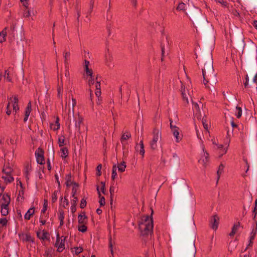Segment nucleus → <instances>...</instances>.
Instances as JSON below:
<instances>
[{
	"mask_svg": "<svg viewBox=\"0 0 257 257\" xmlns=\"http://www.w3.org/2000/svg\"><path fill=\"white\" fill-rule=\"evenodd\" d=\"M252 212L254 214L253 219L255 220L256 215L257 214V198L255 200V206Z\"/></svg>",
	"mask_w": 257,
	"mask_h": 257,
	"instance_id": "obj_41",
	"label": "nucleus"
},
{
	"mask_svg": "<svg viewBox=\"0 0 257 257\" xmlns=\"http://www.w3.org/2000/svg\"><path fill=\"white\" fill-rule=\"evenodd\" d=\"M94 0H90V9L88 12L89 14H90L93 11V9L94 7Z\"/></svg>",
	"mask_w": 257,
	"mask_h": 257,
	"instance_id": "obj_43",
	"label": "nucleus"
},
{
	"mask_svg": "<svg viewBox=\"0 0 257 257\" xmlns=\"http://www.w3.org/2000/svg\"><path fill=\"white\" fill-rule=\"evenodd\" d=\"M57 191H55L52 196V202L55 203L57 200Z\"/></svg>",
	"mask_w": 257,
	"mask_h": 257,
	"instance_id": "obj_39",
	"label": "nucleus"
},
{
	"mask_svg": "<svg viewBox=\"0 0 257 257\" xmlns=\"http://www.w3.org/2000/svg\"><path fill=\"white\" fill-rule=\"evenodd\" d=\"M198 62L204 65V67L202 69L203 82L206 87L210 89L207 83L213 85L217 82L216 74L213 69V58L211 51L203 53Z\"/></svg>",
	"mask_w": 257,
	"mask_h": 257,
	"instance_id": "obj_1",
	"label": "nucleus"
},
{
	"mask_svg": "<svg viewBox=\"0 0 257 257\" xmlns=\"http://www.w3.org/2000/svg\"><path fill=\"white\" fill-rule=\"evenodd\" d=\"M161 51H162V57H161V61H163V58L164 57V53H165V46L164 45L161 44Z\"/></svg>",
	"mask_w": 257,
	"mask_h": 257,
	"instance_id": "obj_52",
	"label": "nucleus"
},
{
	"mask_svg": "<svg viewBox=\"0 0 257 257\" xmlns=\"http://www.w3.org/2000/svg\"><path fill=\"white\" fill-rule=\"evenodd\" d=\"M64 141H65L64 138H63V139L59 138V145L60 147H62L64 145Z\"/></svg>",
	"mask_w": 257,
	"mask_h": 257,
	"instance_id": "obj_61",
	"label": "nucleus"
},
{
	"mask_svg": "<svg viewBox=\"0 0 257 257\" xmlns=\"http://www.w3.org/2000/svg\"><path fill=\"white\" fill-rule=\"evenodd\" d=\"M131 137V135L130 133H127L126 134H123L122 135L121 139H120V141H121V143H123V142L124 141L127 140V139L130 138Z\"/></svg>",
	"mask_w": 257,
	"mask_h": 257,
	"instance_id": "obj_28",
	"label": "nucleus"
},
{
	"mask_svg": "<svg viewBox=\"0 0 257 257\" xmlns=\"http://www.w3.org/2000/svg\"><path fill=\"white\" fill-rule=\"evenodd\" d=\"M118 170L120 172H123L126 168L125 163L123 161L118 165Z\"/></svg>",
	"mask_w": 257,
	"mask_h": 257,
	"instance_id": "obj_23",
	"label": "nucleus"
},
{
	"mask_svg": "<svg viewBox=\"0 0 257 257\" xmlns=\"http://www.w3.org/2000/svg\"><path fill=\"white\" fill-rule=\"evenodd\" d=\"M236 109L238 110V112L236 115L237 118H239L241 116V114H242V109H241V108L239 106H236Z\"/></svg>",
	"mask_w": 257,
	"mask_h": 257,
	"instance_id": "obj_46",
	"label": "nucleus"
},
{
	"mask_svg": "<svg viewBox=\"0 0 257 257\" xmlns=\"http://www.w3.org/2000/svg\"><path fill=\"white\" fill-rule=\"evenodd\" d=\"M97 191L98 192L99 198H100L99 202L100 203V206H104L105 204V198L103 196H102L99 191V187L98 186H97L96 187Z\"/></svg>",
	"mask_w": 257,
	"mask_h": 257,
	"instance_id": "obj_14",
	"label": "nucleus"
},
{
	"mask_svg": "<svg viewBox=\"0 0 257 257\" xmlns=\"http://www.w3.org/2000/svg\"><path fill=\"white\" fill-rule=\"evenodd\" d=\"M72 113L73 115L74 116V107L76 105V100L75 98H72Z\"/></svg>",
	"mask_w": 257,
	"mask_h": 257,
	"instance_id": "obj_55",
	"label": "nucleus"
},
{
	"mask_svg": "<svg viewBox=\"0 0 257 257\" xmlns=\"http://www.w3.org/2000/svg\"><path fill=\"white\" fill-rule=\"evenodd\" d=\"M239 226H240V222H238L236 224H234V225L233 226V227L232 228L231 231L229 234V236H233L236 232V231L238 230Z\"/></svg>",
	"mask_w": 257,
	"mask_h": 257,
	"instance_id": "obj_15",
	"label": "nucleus"
},
{
	"mask_svg": "<svg viewBox=\"0 0 257 257\" xmlns=\"http://www.w3.org/2000/svg\"><path fill=\"white\" fill-rule=\"evenodd\" d=\"M109 247L110 248L111 253L112 254H113L112 242V238H111V236H110V237L109 238Z\"/></svg>",
	"mask_w": 257,
	"mask_h": 257,
	"instance_id": "obj_50",
	"label": "nucleus"
},
{
	"mask_svg": "<svg viewBox=\"0 0 257 257\" xmlns=\"http://www.w3.org/2000/svg\"><path fill=\"white\" fill-rule=\"evenodd\" d=\"M1 207V214L3 216H6L9 214L8 206H3Z\"/></svg>",
	"mask_w": 257,
	"mask_h": 257,
	"instance_id": "obj_24",
	"label": "nucleus"
},
{
	"mask_svg": "<svg viewBox=\"0 0 257 257\" xmlns=\"http://www.w3.org/2000/svg\"><path fill=\"white\" fill-rule=\"evenodd\" d=\"M109 192L110 193V204H111V205H112V201H113V193L114 192V188L113 186H111L110 187ZM111 207H112V206H111Z\"/></svg>",
	"mask_w": 257,
	"mask_h": 257,
	"instance_id": "obj_32",
	"label": "nucleus"
},
{
	"mask_svg": "<svg viewBox=\"0 0 257 257\" xmlns=\"http://www.w3.org/2000/svg\"><path fill=\"white\" fill-rule=\"evenodd\" d=\"M59 219L60 220V227L64 224V212L63 209L59 210Z\"/></svg>",
	"mask_w": 257,
	"mask_h": 257,
	"instance_id": "obj_13",
	"label": "nucleus"
},
{
	"mask_svg": "<svg viewBox=\"0 0 257 257\" xmlns=\"http://www.w3.org/2000/svg\"><path fill=\"white\" fill-rule=\"evenodd\" d=\"M94 83V78L92 77L91 78V77H90V79L88 80V84L89 86H91V85H93Z\"/></svg>",
	"mask_w": 257,
	"mask_h": 257,
	"instance_id": "obj_63",
	"label": "nucleus"
},
{
	"mask_svg": "<svg viewBox=\"0 0 257 257\" xmlns=\"http://www.w3.org/2000/svg\"><path fill=\"white\" fill-rule=\"evenodd\" d=\"M61 157L62 158H65L68 155V150L66 147H64L61 149Z\"/></svg>",
	"mask_w": 257,
	"mask_h": 257,
	"instance_id": "obj_25",
	"label": "nucleus"
},
{
	"mask_svg": "<svg viewBox=\"0 0 257 257\" xmlns=\"http://www.w3.org/2000/svg\"><path fill=\"white\" fill-rule=\"evenodd\" d=\"M169 121H170V128L172 130H173V129H174L175 128H176L177 126L176 125H173L172 123H173V120L171 118H169Z\"/></svg>",
	"mask_w": 257,
	"mask_h": 257,
	"instance_id": "obj_59",
	"label": "nucleus"
},
{
	"mask_svg": "<svg viewBox=\"0 0 257 257\" xmlns=\"http://www.w3.org/2000/svg\"><path fill=\"white\" fill-rule=\"evenodd\" d=\"M219 217L216 215L212 216L210 221V225L211 228L216 230L218 227Z\"/></svg>",
	"mask_w": 257,
	"mask_h": 257,
	"instance_id": "obj_7",
	"label": "nucleus"
},
{
	"mask_svg": "<svg viewBox=\"0 0 257 257\" xmlns=\"http://www.w3.org/2000/svg\"><path fill=\"white\" fill-rule=\"evenodd\" d=\"M78 219V223L80 224H86L87 222V217L86 216L85 212H83L82 214H79Z\"/></svg>",
	"mask_w": 257,
	"mask_h": 257,
	"instance_id": "obj_11",
	"label": "nucleus"
},
{
	"mask_svg": "<svg viewBox=\"0 0 257 257\" xmlns=\"http://www.w3.org/2000/svg\"><path fill=\"white\" fill-rule=\"evenodd\" d=\"M154 137L150 143V146L152 149L155 150L157 148V142L161 137V133L158 129L154 128L153 131Z\"/></svg>",
	"mask_w": 257,
	"mask_h": 257,
	"instance_id": "obj_4",
	"label": "nucleus"
},
{
	"mask_svg": "<svg viewBox=\"0 0 257 257\" xmlns=\"http://www.w3.org/2000/svg\"><path fill=\"white\" fill-rule=\"evenodd\" d=\"M78 115L77 120L75 121V127L78 129V131H80V125L83 122V118L79 114Z\"/></svg>",
	"mask_w": 257,
	"mask_h": 257,
	"instance_id": "obj_16",
	"label": "nucleus"
},
{
	"mask_svg": "<svg viewBox=\"0 0 257 257\" xmlns=\"http://www.w3.org/2000/svg\"><path fill=\"white\" fill-rule=\"evenodd\" d=\"M63 55L64 57V63L65 68H67L68 66V61L70 58V53L69 52H64L63 53Z\"/></svg>",
	"mask_w": 257,
	"mask_h": 257,
	"instance_id": "obj_17",
	"label": "nucleus"
},
{
	"mask_svg": "<svg viewBox=\"0 0 257 257\" xmlns=\"http://www.w3.org/2000/svg\"><path fill=\"white\" fill-rule=\"evenodd\" d=\"M206 119H205L204 118H203L202 119V122L203 127L205 129L207 130L208 125H207V124L206 123Z\"/></svg>",
	"mask_w": 257,
	"mask_h": 257,
	"instance_id": "obj_57",
	"label": "nucleus"
},
{
	"mask_svg": "<svg viewBox=\"0 0 257 257\" xmlns=\"http://www.w3.org/2000/svg\"><path fill=\"white\" fill-rule=\"evenodd\" d=\"M25 174L26 178L29 179L28 176L29 175L30 173L32 171V166L30 164H27L25 166Z\"/></svg>",
	"mask_w": 257,
	"mask_h": 257,
	"instance_id": "obj_22",
	"label": "nucleus"
},
{
	"mask_svg": "<svg viewBox=\"0 0 257 257\" xmlns=\"http://www.w3.org/2000/svg\"><path fill=\"white\" fill-rule=\"evenodd\" d=\"M15 29V26L14 24H13L12 26H11L10 29L9 31V33H11L10 34L13 37H14V32Z\"/></svg>",
	"mask_w": 257,
	"mask_h": 257,
	"instance_id": "obj_45",
	"label": "nucleus"
},
{
	"mask_svg": "<svg viewBox=\"0 0 257 257\" xmlns=\"http://www.w3.org/2000/svg\"><path fill=\"white\" fill-rule=\"evenodd\" d=\"M3 172L5 173V174H10L12 172V169L11 168H4Z\"/></svg>",
	"mask_w": 257,
	"mask_h": 257,
	"instance_id": "obj_49",
	"label": "nucleus"
},
{
	"mask_svg": "<svg viewBox=\"0 0 257 257\" xmlns=\"http://www.w3.org/2000/svg\"><path fill=\"white\" fill-rule=\"evenodd\" d=\"M34 213H35L34 208L32 207V208H30L25 215V216H24L25 219L26 220L30 219L31 216L33 215Z\"/></svg>",
	"mask_w": 257,
	"mask_h": 257,
	"instance_id": "obj_12",
	"label": "nucleus"
},
{
	"mask_svg": "<svg viewBox=\"0 0 257 257\" xmlns=\"http://www.w3.org/2000/svg\"><path fill=\"white\" fill-rule=\"evenodd\" d=\"M75 248V254H79L83 251V248L81 247H76Z\"/></svg>",
	"mask_w": 257,
	"mask_h": 257,
	"instance_id": "obj_51",
	"label": "nucleus"
},
{
	"mask_svg": "<svg viewBox=\"0 0 257 257\" xmlns=\"http://www.w3.org/2000/svg\"><path fill=\"white\" fill-rule=\"evenodd\" d=\"M204 158L202 159V163L203 164V165L205 166V165L209 161V154L207 152L204 153Z\"/></svg>",
	"mask_w": 257,
	"mask_h": 257,
	"instance_id": "obj_26",
	"label": "nucleus"
},
{
	"mask_svg": "<svg viewBox=\"0 0 257 257\" xmlns=\"http://www.w3.org/2000/svg\"><path fill=\"white\" fill-rule=\"evenodd\" d=\"M66 237L62 236L60 238L59 234H57V239L55 243V246L58 247L57 251L58 252H62L65 248V241Z\"/></svg>",
	"mask_w": 257,
	"mask_h": 257,
	"instance_id": "obj_5",
	"label": "nucleus"
},
{
	"mask_svg": "<svg viewBox=\"0 0 257 257\" xmlns=\"http://www.w3.org/2000/svg\"><path fill=\"white\" fill-rule=\"evenodd\" d=\"M86 73L87 76H89L90 77H91V78H92V77H93V75H92L93 71H92V69H90L89 71H87V72H86Z\"/></svg>",
	"mask_w": 257,
	"mask_h": 257,
	"instance_id": "obj_64",
	"label": "nucleus"
},
{
	"mask_svg": "<svg viewBox=\"0 0 257 257\" xmlns=\"http://www.w3.org/2000/svg\"><path fill=\"white\" fill-rule=\"evenodd\" d=\"M101 190L103 194H105V183L104 182H101Z\"/></svg>",
	"mask_w": 257,
	"mask_h": 257,
	"instance_id": "obj_53",
	"label": "nucleus"
},
{
	"mask_svg": "<svg viewBox=\"0 0 257 257\" xmlns=\"http://www.w3.org/2000/svg\"><path fill=\"white\" fill-rule=\"evenodd\" d=\"M153 211L152 209L151 216L148 215L144 216L142 218V221L139 225V228L141 234L143 236L151 237L153 234V220L152 217Z\"/></svg>",
	"mask_w": 257,
	"mask_h": 257,
	"instance_id": "obj_2",
	"label": "nucleus"
},
{
	"mask_svg": "<svg viewBox=\"0 0 257 257\" xmlns=\"http://www.w3.org/2000/svg\"><path fill=\"white\" fill-rule=\"evenodd\" d=\"M117 173H116V165H114L112 167V174H111V178L113 180H114L116 177H117Z\"/></svg>",
	"mask_w": 257,
	"mask_h": 257,
	"instance_id": "obj_27",
	"label": "nucleus"
},
{
	"mask_svg": "<svg viewBox=\"0 0 257 257\" xmlns=\"http://www.w3.org/2000/svg\"><path fill=\"white\" fill-rule=\"evenodd\" d=\"M253 83H251V85H254V87H257V84H255V83H256V81H257V74H256L255 75V76H254V78H253Z\"/></svg>",
	"mask_w": 257,
	"mask_h": 257,
	"instance_id": "obj_60",
	"label": "nucleus"
},
{
	"mask_svg": "<svg viewBox=\"0 0 257 257\" xmlns=\"http://www.w3.org/2000/svg\"><path fill=\"white\" fill-rule=\"evenodd\" d=\"M7 28H5L0 33V43H3V42L6 41V37L7 34Z\"/></svg>",
	"mask_w": 257,
	"mask_h": 257,
	"instance_id": "obj_19",
	"label": "nucleus"
},
{
	"mask_svg": "<svg viewBox=\"0 0 257 257\" xmlns=\"http://www.w3.org/2000/svg\"><path fill=\"white\" fill-rule=\"evenodd\" d=\"M47 207H48V201H47V200L45 199V200H44V203L43 204V209L41 210L42 213H44L46 212V211L47 209Z\"/></svg>",
	"mask_w": 257,
	"mask_h": 257,
	"instance_id": "obj_36",
	"label": "nucleus"
},
{
	"mask_svg": "<svg viewBox=\"0 0 257 257\" xmlns=\"http://www.w3.org/2000/svg\"><path fill=\"white\" fill-rule=\"evenodd\" d=\"M255 223V224H256V227L255 228H253L251 232V235H254L255 236L256 234V232H257V222L255 220H254Z\"/></svg>",
	"mask_w": 257,
	"mask_h": 257,
	"instance_id": "obj_48",
	"label": "nucleus"
},
{
	"mask_svg": "<svg viewBox=\"0 0 257 257\" xmlns=\"http://www.w3.org/2000/svg\"><path fill=\"white\" fill-rule=\"evenodd\" d=\"M44 151L41 148H39L35 152V155L37 159V162L38 164L41 165L45 164L44 159Z\"/></svg>",
	"mask_w": 257,
	"mask_h": 257,
	"instance_id": "obj_6",
	"label": "nucleus"
},
{
	"mask_svg": "<svg viewBox=\"0 0 257 257\" xmlns=\"http://www.w3.org/2000/svg\"><path fill=\"white\" fill-rule=\"evenodd\" d=\"M32 111V103L31 101H29L27 104L25 110V114H30Z\"/></svg>",
	"mask_w": 257,
	"mask_h": 257,
	"instance_id": "obj_31",
	"label": "nucleus"
},
{
	"mask_svg": "<svg viewBox=\"0 0 257 257\" xmlns=\"http://www.w3.org/2000/svg\"><path fill=\"white\" fill-rule=\"evenodd\" d=\"M2 201L3 202L1 203V206H9L11 202L10 196L8 194H4L2 197Z\"/></svg>",
	"mask_w": 257,
	"mask_h": 257,
	"instance_id": "obj_9",
	"label": "nucleus"
},
{
	"mask_svg": "<svg viewBox=\"0 0 257 257\" xmlns=\"http://www.w3.org/2000/svg\"><path fill=\"white\" fill-rule=\"evenodd\" d=\"M72 179V175L71 173H69L66 176V185L67 187H70L73 183V182H72L71 180Z\"/></svg>",
	"mask_w": 257,
	"mask_h": 257,
	"instance_id": "obj_20",
	"label": "nucleus"
},
{
	"mask_svg": "<svg viewBox=\"0 0 257 257\" xmlns=\"http://www.w3.org/2000/svg\"><path fill=\"white\" fill-rule=\"evenodd\" d=\"M182 98L183 101H185L186 104L189 103L188 98L186 96V94L183 92H182Z\"/></svg>",
	"mask_w": 257,
	"mask_h": 257,
	"instance_id": "obj_54",
	"label": "nucleus"
},
{
	"mask_svg": "<svg viewBox=\"0 0 257 257\" xmlns=\"http://www.w3.org/2000/svg\"><path fill=\"white\" fill-rule=\"evenodd\" d=\"M2 178L6 183H11L14 181V178L11 174H6L5 176H3Z\"/></svg>",
	"mask_w": 257,
	"mask_h": 257,
	"instance_id": "obj_18",
	"label": "nucleus"
},
{
	"mask_svg": "<svg viewBox=\"0 0 257 257\" xmlns=\"http://www.w3.org/2000/svg\"><path fill=\"white\" fill-rule=\"evenodd\" d=\"M101 168H102L101 164H99L96 168V170L97 171L96 173V175L98 176H100L101 175Z\"/></svg>",
	"mask_w": 257,
	"mask_h": 257,
	"instance_id": "obj_44",
	"label": "nucleus"
},
{
	"mask_svg": "<svg viewBox=\"0 0 257 257\" xmlns=\"http://www.w3.org/2000/svg\"><path fill=\"white\" fill-rule=\"evenodd\" d=\"M224 166L223 164H221L218 167V169L217 171V181L219 180L220 174L222 173L223 170L224 169Z\"/></svg>",
	"mask_w": 257,
	"mask_h": 257,
	"instance_id": "obj_29",
	"label": "nucleus"
},
{
	"mask_svg": "<svg viewBox=\"0 0 257 257\" xmlns=\"http://www.w3.org/2000/svg\"><path fill=\"white\" fill-rule=\"evenodd\" d=\"M77 201H78L77 197H74V198H73V203L71 206V211L73 213L75 212L76 211V206L77 205Z\"/></svg>",
	"mask_w": 257,
	"mask_h": 257,
	"instance_id": "obj_21",
	"label": "nucleus"
},
{
	"mask_svg": "<svg viewBox=\"0 0 257 257\" xmlns=\"http://www.w3.org/2000/svg\"><path fill=\"white\" fill-rule=\"evenodd\" d=\"M13 109L16 112H17L19 110L18 104H13Z\"/></svg>",
	"mask_w": 257,
	"mask_h": 257,
	"instance_id": "obj_62",
	"label": "nucleus"
},
{
	"mask_svg": "<svg viewBox=\"0 0 257 257\" xmlns=\"http://www.w3.org/2000/svg\"><path fill=\"white\" fill-rule=\"evenodd\" d=\"M85 224H81L78 226V229L81 232H85L87 231V227L85 225Z\"/></svg>",
	"mask_w": 257,
	"mask_h": 257,
	"instance_id": "obj_30",
	"label": "nucleus"
},
{
	"mask_svg": "<svg viewBox=\"0 0 257 257\" xmlns=\"http://www.w3.org/2000/svg\"><path fill=\"white\" fill-rule=\"evenodd\" d=\"M4 77L7 79L9 82H12V78L10 76V71L9 70H5Z\"/></svg>",
	"mask_w": 257,
	"mask_h": 257,
	"instance_id": "obj_33",
	"label": "nucleus"
},
{
	"mask_svg": "<svg viewBox=\"0 0 257 257\" xmlns=\"http://www.w3.org/2000/svg\"><path fill=\"white\" fill-rule=\"evenodd\" d=\"M196 247L194 241L191 240L185 244L184 246V257H195Z\"/></svg>",
	"mask_w": 257,
	"mask_h": 257,
	"instance_id": "obj_3",
	"label": "nucleus"
},
{
	"mask_svg": "<svg viewBox=\"0 0 257 257\" xmlns=\"http://www.w3.org/2000/svg\"><path fill=\"white\" fill-rule=\"evenodd\" d=\"M185 4L183 3H179L177 6L176 9L179 11H185Z\"/></svg>",
	"mask_w": 257,
	"mask_h": 257,
	"instance_id": "obj_35",
	"label": "nucleus"
},
{
	"mask_svg": "<svg viewBox=\"0 0 257 257\" xmlns=\"http://www.w3.org/2000/svg\"><path fill=\"white\" fill-rule=\"evenodd\" d=\"M8 223V220L6 218H2L0 219V224L2 225V226H6Z\"/></svg>",
	"mask_w": 257,
	"mask_h": 257,
	"instance_id": "obj_40",
	"label": "nucleus"
},
{
	"mask_svg": "<svg viewBox=\"0 0 257 257\" xmlns=\"http://www.w3.org/2000/svg\"><path fill=\"white\" fill-rule=\"evenodd\" d=\"M63 90V83L62 80V77H60V83L59 82L57 87L58 96L59 98H62V91Z\"/></svg>",
	"mask_w": 257,
	"mask_h": 257,
	"instance_id": "obj_10",
	"label": "nucleus"
},
{
	"mask_svg": "<svg viewBox=\"0 0 257 257\" xmlns=\"http://www.w3.org/2000/svg\"><path fill=\"white\" fill-rule=\"evenodd\" d=\"M87 204V202L86 199L84 198H83L81 200V203L80 204V207L81 208H84L86 207Z\"/></svg>",
	"mask_w": 257,
	"mask_h": 257,
	"instance_id": "obj_42",
	"label": "nucleus"
},
{
	"mask_svg": "<svg viewBox=\"0 0 257 257\" xmlns=\"http://www.w3.org/2000/svg\"><path fill=\"white\" fill-rule=\"evenodd\" d=\"M10 103L9 102L7 105V111H6V113L8 115H10L11 113V110L10 109Z\"/></svg>",
	"mask_w": 257,
	"mask_h": 257,
	"instance_id": "obj_58",
	"label": "nucleus"
},
{
	"mask_svg": "<svg viewBox=\"0 0 257 257\" xmlns=\"http://www.w3.org/2000/svg\"><path fill=\"white\" fill-rule=\"evenodd\" d=\"M59 117H57L56 121V125H57V127H53L52 126L53 124H51V128L53 129L54 131L58 130L60 128V123L59 122Z\"/></svg>",
	"mask_w": 257,
	"mask_h": 257,
	"instance_id": "obj_38",
	"label": "nucleus"
},
{
	"mask_svg": "<svg viewBox=\"0 0 257 257\" xmlns=\"http://www.w3.org/2000/svg\"><path fill=\"white\" fill-rule=\"evenodd\" d=\"M248 80H249L248 76V75L246 74L245 76V82L244 83V85L245 88H247L248 87Z\"/></svg>",
	"mask_w": 257,
	"mask_h": 257,
	"instance_id": "obj_56",
	"label": "nucleus"
},
{
	"mask_svg": "<svg viewBox=\"0 0 257 257\" xmlns=\"http://www.w3.org/2000/svg\"><path fill=\"white\" fill-rule=\"evenodd\" d=\"M112 58L110 56H109V58H106V64L109 67H111L113 66L112 64L111 63Z\"/></svg>",
	"mask_w": 257,
	"mask_h": 257,
	"instance_id": "obj_37",
	"label": "nucleus"
},
{
	"mask_svg": "<svg viewBox=\"0 0 257 257\" xmlns=\"http://www.w3.org/2000/svg\"><path fill=\"white\" fill-rule=\"evenodd\" d=\"M179 130V128L177 127L171 131L174 137L175 138L176 143H179L182 139V135L180 134Z\"/></svg>",
	"mask_w": 257,
	"mask_h": 257,
	"instance_id": "obj_8",
	"label": "nucleus"
},
{
	"mask_svg": "<svg viewBox=\"0 0 257 257\" xmlns=\"http://www.w3.org/2000/svg\"><path fill=\"white\" fill-rule=\"evenodd\" d=\"M48 232H43V234L41 236H40V233L39 232H38L37 233V236L38 237L41 239H42V240H45V239L47 238V235H48Z\"/></svg>",
	"mask_w": 257,
	"mask_h": 257,
	"instance_id": "obj_34",
	"label": "nucleus"
},
{
	"mask_svg": "<svg viewBox=\"0 0 257 257\" xmlns=\"http://www.w3.org/2000/svg\"><path fill=\"white\" fill-rule=\"evenodd\" d=\"M24 189L25 188H21V189L19 191V193L18 194V197H21L22 199H24ZM19 197H18V198Z\"/></svg>",
	"mask_w": 257,
	"mask_h": 257,
	"instance_id": "obj_47",
	"label": "nucleus"
}]
</instances>
